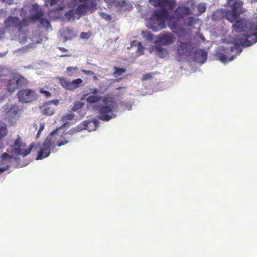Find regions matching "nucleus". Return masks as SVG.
I'll return each instance as SVG.
<instances>
[{"label":"nucleus","instance_id":"nucleus-11","mask_svg":"<svg viewBox=\"0 0 257 257\" xmlns=\"http://www.w3.org/2000/svg\"><path fill=\"white\" fill-rule=\"evenodd\" d=\"M174 40V37L172 34L169 32H164L159 34L157 37L156 44L159 45H166L172 43Z\"/></svg>","mask_w":257,"mask_h":257},{"label":"nucleus","instance_id":"nucleus-16","mask_svg":"<svg viewBox=\"0 0 257 257\" xmlns=\"http://www.w3.org/2000/svg\"><path fill=\"white\" fill-rule=\"evenodd\" d=\"M195 60L201 64L206 62L207 59V52L202 49H197L194 54Z\"/></svg>","mask_w":257,"mask_h":257},{"label":"nucleus","instance_id":"nucleus-53","mask_svg":"<svg viewBox=\"0 0 257 257\" xmlns=\"http://www.w3.org/2000/svg\"><path fill=\"white\" fill-rule=\"evenodd\" d=\"M121 79H122L121 78L116 79H115V81H117V82H118V81H120V80H121Z\"/></svg>","mask_w":257,"mask_h":257},{"label":"nucleus","instance_id":"nucleus-40","mask_svg":"<svg viewBox=\"0 0 257 257\" xmlns=\"http://www.w3.org/2000/svg\"><path fill=\"white\" fill-rule=\"evenodd\" d=\"M101 16L102 17V18H103L104 19H105L106 20H110L111 19L110 15H109V14H106L105 13H102Z\"/></svg>","mask_w":257,"mask_h":257},{"label":"nucleus","instance_id":"nucleus-13","mask_svg":"<svg viewBox=\"0 0 257 257\" xmlns=\"http://www.w3.org/2000/svg\"><path fill=\"white\" fill-rule=\"evenodd\" d=\"M190 8L188 6H178L174 12V17L177 20L183 19L185 16L192 14Z\"/></svg>","mask_w":257,"mask_h":257},{"label":"nucleus","instance_id":"nucleus-39","mask_svg":"<svg viewBox=\"0 0 257 257\" xmlns=\"http://www.w3.org/2000/svg\"><path fill=\"white\" fill-rule=\"evenodd\" d=\"M99 92V90L97 88H91L90 89V93L93 94V95H97Z\"/></svg>","mask_w":257,"mask_h":257},{"label":"nucleus","instance_id":"nucleus-18","mask_svg":"<svg viewBox=\"0 0 257 257\" xmlns=\"http://www.w3.org/2000/svg\"><path fill=\"white\" fill-rule=\"evenodd\" d=\"M43 114L52 115L54 113V108L50 103H45L40 107Z\"/></svg>","mask_w":257,"mask_h":257},{"label":"nucleus","instance_id":"nucleus-30","mask_svg":"<svg viewBox=\"0 0 257 257\" xmlns=\"http://www.w3.org/2000/svg\"><path fill=\"white\" fill-rule=\"evenodd\" d=\"M84 105V103H83L81 101H76L74 103V105L72 107L71 110L72 111H76L77 110H78L80 109V108H81L82 107H83Z\"/></svg>","mask_w":257,"mask_h":257},{"label":"nucleus","instance_id":"nucleus-29","mask_svg":"<svg viewBox=\"0 0 257 257\" xmlns=\"http://www.w3.org/2000/svg\"><path fill=\"white\" fill-rule=\"evenodd\" d=\"M235 57V56H232L228 59L227 56L223 53L220 54L219 55V59L223 63H227L229 61H231L233 60Z\"/></svg>","mask_w":257,"mask_h":257},{"label":"nucleus","instance_id":"nucleus-22","mask_svg":"<svg viewBox=\"0 0 257 257\" xmlns=\"http://www.w3.org/2000/svg\"><path fill=\"white\" fill-rule=\"evenodd\" d=\"M102 99L103 100L102 97L98 95H95L88 96L86 99V101L90 104H94L98 102Z\"/></svg>","mask_w":257,"mask_h":257},{"label":"nucleus","instance_id":"nucleus-34","mask_svg":"<svg viewBox=\"0 0 257 257\" xmlns=\"http://www.w3.org/2000/svg\"><path fill=\"white\" fill-rule=\"evenodd\" d=\"M39 22L43 26L48 27V26L50 25L49 21L46 18H43V17H41Z\"/></svg>","mask_w":257,"mask_h":257},{"label":"nucleus","instance_id":"nucleus-21","mask_svg":"<svg viewBox=\"0 0 257 257\" xmlns=\"http://www.w3.org/2000/svg\"><path fill=\"white\" fill-rule=\"evenodd\" d=\"M15 78L16 80L15 81L18 86V88H20L25 86L28 83L27 79L22 76H19L18 77Z\"/></svg>","mask_w":257,"mask_h":257},{"label":"nucleus","instance_id":"nucleus-1","mask_svg":"<svg viewBox=\"0 0 257 257\" xmlns=\"http://www.w3.org/2000/svg\"><path fill=\"white\" fill-rule=\"evenodd\" d=\"M103 102L105 105L100 106L98 110V119L108 121L115 118L116 115L113 113V111L118 108L117 103L112 97L109 96L103 97Z\"/></svg>","mask_w":257,"mask_h":257},{"label":"nucleus","instance_id":"nucleus-47","mask_svg":"<svg viewBox=\"0 0 257 257\" xmlns=\"http://www.w3.org/2000/svg\"><path fill=\"white\" fill-rule=\"evenodd\" d=\"M58 48H59V49L61 51H62V52H67V51H68V50H67V49H66V48H63V47H59Z\"/></svg>","mask_w":257,"mask_h":257},{"label":"nucleus","instance_id":"nucleus-58","mask_svg":"<svg viewBox=\"0 0 257 257\" xmlns=\"http://www.w3.org/2000/svg\"><path fill=\"white\" fill-rule=\"evenodd\" d=\"M68 38H65V40H68Z\"/></svg>","mask_w":257,"mask_h":257},{"label":"nucleus","instance_id":"nucleus-48","mask_svg":"<svg viewBox=\"0 0 257 257\" xmlns=\"http://www.w3.org/2000/svg\"><path fill=\"white\" fill-rule=\"evenodd\" d=\"M44 128V124H42L41 123V125H40V127L39 129V132H41L43 130V129Z\"/></svg>","mask_w":257,"mask_h":257},{"label":"nucleus","instance_id":"nucleus-23","mask_svg":"<svg viewBox=\"0 0 257 257\" xmlns=\"http://www.w3.org/2000/svg\"><path fill=\"white\" fill-rule=\"evenodd\" d=\"M20 111L19 107L17 105H13L7 112V113L11 117H15L18 115Z\"/></svg>","mask_w":257,"mask_h":257},{"label":"nucleus","instance_id":"nucleus-20","mask_svg":"<svg viewBox=\"0 0 257 257\" xmlns=\"http://www.w3.org/2000/svg\"><path fill=\"white\" fill-rule=\"evenodd\" d=\"M15 80V78L14 77L10 79L7 84V89L8 91L11 93L14 92L18 88Z\"/></svg>","mask_w":257,"mask_h":257},{"label":"nucleus","instance_id":"nucleus-6","mask_svg":"<svg viewBox=\"0 0 257 257\" xmlns=\"http://www.w3.org/2000/svg\"><path fill=\"white\" fill-rule=\"evenodd\" d=\"M26 144L23 141L20 135H17L14 140L13 148L14 152L18 155L26 156L28 155L34 147V144H31L28 148L25 149Z\"/></svg>","mask_w":257,"mask_h":257},{"label":"nucleus","instance_id":"nucleus-38","mask_svg":"<svg viewBox=\"0 0 257 257\" xmlns=\"http://www.w3.org/2000/svg\"><path fill=\"white\" fill-rule=\"evenodd\" d=\"M153 76L152 73H147L143 75L142 80L145 81L150 79L152 78Z\"/></svg>","mask_w":257,"mask_h":257},{"label":"nucleus","instance_id":"nucleus-7","mask_svg":"<svg viewBox=\"0 0 257 257\" xmlns=\"http://www.w3.org/2000/svg\"><path fill=\"white\" fill-rule=\"evenodd\" d=\"M17 95L19 101L22 103H30L38 98V94L35 90L28 88L20 90Z\"/></svg>","mask_w":257,"mask_h":257},{"label":"nucleus","instance_id":"nucleus-31","mask_svg":"<svg viewBox=\"0 0 257 257\" xmlns=\"http://www.w3.org/2000/svg\"><path fill=\"white\" fill-rule=\"evenodd\" d=\"M43 14L42 11H38L36 14L32 15L30 18L32 20L35 21V20H39L41 19V17H43Z\"/></svg>","mask_w":257,"mask_h":257},{"label":"nucleus","instance_id":"nucleus-19","mask_svg":"<svg viewBox=\"0 0 257 257\" xmlns=\"http://www.w3.org/2000/svg\"><path fill=\"white\" fill-rule=\"evenodd\" d=\"M152 50L155 51L157 55L160 58H163L166 57L168 54L167 50L162 48L160 45L153 46L152 47Z\"/></svg>","mask_w":257,"mask_h":257},{"label":"nucleus","instance_id":"nucleus-44","mask_svg":"<svg viewBox=\"0 0 257 257\" xmlns=\"http://www.w3.org/2000/svg\"><path fill=\"white\" fill-rule=\"evenodd\" d=\"M186 43H181L180 46L178 48V51H179L180 48L183 50V49L186 47Z\"/></svg>","mask_w":257,"mask_h":257},{"label":"nucleus","instance_id":"nucleus-24","mask_svg":"<svg viewBox=\"0 0 257 257\" xmlns=\"http://www.w3.org/2000/svg\"><path fill=\"white\" fill-rule=\"evenodd\" d=\"M82 83V80L78 78L72 81H70V90H73L79 87Z\"/></svg>","mask_w":257,"mask_h":257},{"label":"nucleus","instance_id":"nucleus-57","mask_svg":"<svg viewBox=\"0 0 257 257\" xmlns=\"http://www.w3.org/2000/svg\"><path fill=\"white\" fill-rule=\"evenodd\" d=\"M83 34H85V33L82 32L81 34V36H82Z\"/></svg>","mask_w":257,"mask_h":257},{"label":"nucleus","instance_id":"nucleus-43","mask_svg":"<svg viewBox=\"0 0 257 257\" xmlns=\"http://www.w3.org/2000/svg\"><path fill=\"white\" fill-rule=\"evenodd\" d=\"M83 72L86 75H93L94 74V72L91 70H83Z\"/></svg>","mask_w":257,"mask_h":257},{"label":"nucleus","instance_id":"nucleus-27","mask_svg":"<svg viewBox=\"0 0 257 257\" xmlns=\"http://www.w3.org/2000/svg\"><path fill=\"white\" fill-rule=\"evenodd\" d=\"M198 20L199 19H195L193 17H189L186 19L185 24L187 26L191 27L196 24Z\"/></svg>","mask_w":257,"mask_h":257},{"label":"nucleus","instance_id":"nucleus-12","mask_svg":"<svg viewBox=\"0 0 257 257\" xmlns=\"http://www.w3.org/2000/svg\"><path fill=\"white\" fill-rule=\"evenodd\" d=\"M150 1H152L153 5L154 7L165 8L169 10H173L176 6L175 0H150Z\"/></svg>","mask_w":257,"mask_h":257},{"label":"nucleus","instance_id":"nucleus-45","mask_svg":"<svg viewBox=\"0 0 257 257\" xmlns=\"http://www.w3.org/2000/svg\"><path fill=\"white\" fill-rule=\"evenodd\" d=\"M57 3V0H50L49 5L50 6H53L56 4Z\"/></svg>","mask_w":257,"mask_h":257},{"label":"nucleus","instance_id":"nucleus-4","mask_svg":"<svg viewBox=\"0 0 257 257\" xmlns=\"http://www.w3.org/2000/svg\"><path fill=\"white\" fill-rule=\"evenodd\" d=\"M57 132V130L53 131L46 137L42 144L40 150L38 151V156L36 157L37 160L43 159L50 155L51 153V148H52L55 146L56 138H54L53 136L54 134H56Z\"/></svg>","mask_w":257,"mask_h":257},{"label":"nucleus","instance_id":"nucleus-2","mask_svg":"<svg viewBox=\"0 0 257 257\" xmlns=\"http://www.w3.org/2000/svg\"><path fill=\"white\" fill-rule=\"evenodd\" d=\"M168 17L169 12L165 8L155 10L148 21L150 28L155 32L165 28V21Z\"/></svg>","mask_w":257,"mask_h":257},{"label":"nucleus","instance_id":"nucleus-17","mask_svg":"<svg viewBox=\"0 0 257 257\" xmlns=\"http://www.w3.org/2000/svg\"><path fill=\"white\" fill-rule=\"evenodd\" d=\"M168 26L173 32L178 34L185 31V28L181 25L178 24L176 21L170 20L168 23Z\"/></svg>","mask_w":257,"mask_h":257},{"label":"nucleus","instance_id":"nucleus-42","mask_svg":"<svg viewBox=\"0 0 257 257\" xmlns=\"http://www.w3.org/2000/svg\"><path fill=\"white\" fill-rule=\"evenodd\" d=\"M10 167V165H7L6 167L0 168V173L7 170Z\"/></svg>","mask_w":257,"mask_h":257},{"label":"nucleus","instance_id":"nucleus-33","mask_svg":"<svg viewBox=\"0 0 257 257\" xmlns=\"http://www.w3.org/2000/svg\"><path fill=\"white\" fill-rule=\"evenodd\" d=\"M197 9L198 11V15H200L206 11V7L204 4L200 3L197 6Z\"/></svg>","mask_w":257,"mask_h":257},{"label":"nucleus","instance_id":"nucleus-59","mask_svg":"<svg viewBox=\"0 0 257 257\" xmlns=\"http://www.w3.org/2000/svg\"><path fill=\"white\" fill-rule=\"evenodd\" d=\"M66 55H62L61 56H66Z\"/></svg>","mask_w":257,"mask_h":257},{"label":"nucleus","instance_id":"nucleus-25","mask_svg":"<svg viewBox=\"0 0 257 257\" xmlns=\"http://www.w3.org/2000/svg\"><path fill=\"white\" fill-rule=\"evenodd\" d=\"M7 133V128L6 125L0 126V149L4 147V143L2 139L6 136Z\"/></svg>","mask_w":257,"mask_h":257},{"label":"nucleus","instance_id":"nucleus-35","mask_svg":"<svg viewBox=\"0 0 257 257\" xmlns=\"http://www.w3.org/2000/svg\"><path fill=\"white\" fill-rule=\"evenodd\" d=\"M144 47L140 42H138V50L137 52L139 55H142L144 54Z\"/></svg>","mask_w":257,"mask_h":257},{"label":"nucleus","instance_id":"nucleus-52","mask_svg":"<svg viewBox=\"0 0 257 257\" xmlns=\"http://www.w3.org/2000/svg\"><path fill=\"white\" fill-rule=\"evenodd\" d=\"M41 132L38 131L37 134H36V138H38L40 137V134Z\"/></svg>","mask_w":257,"mask_h":257},{"label":"nucleus","instance_id":"nucleus-50","mask_svg":"<svg viewBox=\"0 0 257 257\" xmlns=\"http://www.w3.org/2000/svg\"><path fill=\"white\" fill-rule=\"evenodd\" d=\"M147 37L149 40H151L152 39V35L150 33H148Z\"/></svg>","mask_w":257,"mask_h":257},{"label":"nucleus","instance_id":"nucleus-41","mask_svg":"<svg viewBox=\"0 0 257 257\" xmlns=\"http://www.w3.org/2000/svg\"><path fill=\"white\" fill-rule=\"evenodd\" d=\"M78 68L76 67H68L67 68V71L68 72H70L72 71H77Z\"/></svg>","mask_w":257,"mask_h":257},{"label":"nucleus","instance_id":"nucleus-15","mask_svg":"<svg viewBox=\"0 0 257 257\" xmlns=\"http://www.w3.org/2000/svg\"><path fill=\"white\" fill-rule=\"evenodd\" d=\"M76 128L70 129L68 132L64 133L62 136L61 140L57 143V145L61 146L67 144L71 139L72 136L76 133Z\"/></svg>","mask_w":257,"mask_h":257},{"label":"nucleus","instance_id":"nucleus-10","mask_svg":"<svg viewBox=\"0 0 257 257\" xmlns=\"http://www.w3.org/2000/svg\"><path fill=\"white\" fill-rule=\"evenodd\" d=\"M97 4L94 1L89 3H84L79 5L75 9V13L79 15H83L87 11H94L96 9Z\"/></svg>","mask_w":257,"mask_h":257},{"label":"nucleus","instance_id":"nucleus-49","mask_svg":"<svg viewBox=\"0 0 257 257\" xmlns=\"http://www.w3.org/2000/svg\"><path fill=\"white\" fill-rule=\"evenodd\" d=\"M53 102V104L55 105H57L58 104V101L57 100H52L51 101V102H50V103Z\"/></svg>","mask_w":257,"mask_h":257},{"label":"nucleus","instance_id":"nucleus-36","mask_svg":"<svg viewBox=\"0 0 257 257\" xmlns=\"http://www.w3.org/2000/svg\"><path fill=\"white\" fill-rule=\"evenodd\" d=\"M74 117L75 115L74 114H67L63 116V119L64 120H71L74 118Z\"/></svg>","mask_w":257,"mask_h":257},{"label":"nucleus","instance_id":"nucleus-46","mask_svg":"<svg viewBox=\"0 0 257 257\" xmlns=\"http://www.w3.org/2000/svg\"><path fill=\"white\" fill-rule=\"evenodd\" d=\"M3 2L8 4L9 5L12 4L14 0H2Z\"/></svg>","mask_w":257,"mask_h":257},{"label":"nucleus","instance_id":"nucleus-55","mask_svg":"<svg viewBox=\"0 0 257 257\" xmlns=\"http://www.w3.org/2000/svg\"><path fill=\"white\" fill-rule=\"evenodd\" d=\"M94 79L96 80L97 79V77L96 76H94Z\"/></svg>","mask_w":257,"mask_h":257},{"label":"nucleus","instance_id":"nucleus-28","mask_svg":"<svg viewBox=\"0 0 257 257\" xmlns=\"http://www.w3.org/2000/svg\"><path fill=\"white\" fill-rule=\"evenodd\" d=\"M114 72L113 73V76L115 77L119 76L122 75L123 73H125L126 71V70L125 68H119L116 66L114 67Z\"/></svg>","mask_w":257,"mask_h":257},{"label":"nucleus","instance_id":"nucleus-9","mask_svg":"<svg viewBox=\"0 0 257 257\" xmlns=\"http://www.w3.org/2000/svg\"><path fill=\"white\" fill-rule=\"evenodd\" d=\"M99 122L97 119L86 120L80 123L76 127V131L78 132L82 130L89 131H95L99 126Z\"/></svg>","mask_w":257,"mask_h":257},{"label":"nucleus","instance_id":"nucleus-56","mask_svg":"<svg viewBox=\"0 0 257 257\" xmlns=\"http://www.w3.org/2000/svg\"><path fill=\"white\" fill-rule=\"evenodd\" d=\"M4 55L0 53V57H3Z\"/></svg>","mask_w":257,"mask_h":257},{"label":"nucleus","instance_id":"nucleus-51","mask_svg":"<svg viewBox=\"0 0 257 257\" xmlns=\"http://www.w3.org/2000/svg\"><path fill=\"white\" fill-rule=\"evenodd\" d=\"M125 89V87L120 86V87H117V88H116V90H121V89Z\"/></svg>","mask_w":257,"mask_h":257},{"label":"nucleus","instance_id":"nucleus-8","mask_svg":"<svg viewBox=\"0 0 257 257\" xmlns=\"http://www.w3.org/2000/svg\"><path fill=\"white\" fill-rule=\"evenodd\" d=\"M4 25L7 29H17L20 32L24 27L28 25V22L26 19L21 21L18 17L9 16L5 20Z\"/></svg>","mask_w":257,"mask_h":257},{"label":"nucleus","instance_id":"nucleus-3","mask_svg":"<svg viewBox=\"0 0 257 257\" xmlns=\"http://www.w3.org/2000/svg\"><path fill=\"white\" fill-rule=\"evenodd\" d=\"M230 10L225 11L224 17L230 22H235L243 12V2L241 0H227Z\"/></svg>","mask_w":257,"mask_h":257},{"label":"nucleus","instance_id":"nucleus-54","mask_svg":"<svg viewBox=\"0 0 257 257\" xmlns=\"http://www.w3.org/2000/svg\"><path fill=\"white\" fill-rule=\"evenodd\" d=\"M135 42H136V41H133V42H132L131 43V46H134L133 43H135Z\"/></svg>","mask_w":257,"mask_h":257},{"label":"nucleus","instance_id":"nucleus-14","mask_svg":"<svg viewBox=\"0 0 257 257\" xmlns=\"http://www.w3.org/2000/svg\"><path fill=\"white\" fill-rule=\"evenodd\" d=\"M255 28L252 27L251 28V35H249L245 38V41H243L242 44L250 46L257 42V25H255Z\"/></svg>","mask_w":257,"mask_h":257},{"label":"nucleus","instance_id":"nucleus-26","mask_svg":"<svg viewBox=\"0 0 257 257\" xmlns=\"http://www.w3.org/2000/svg\"><path fill=\"white\" fill-rule=\"evenodd\" d=\"M59 83L60 85L67 90H70V81L66 80L64 78H59Z\"/></svg>","mask_w":257,"mask_h":257},{"label":"nucleus","instance_id":"nucleus-37","mask_svg":"<svg viewBox=\"0 0 257 257\" xmlns=\"http://www.w3.org/2000/svg\"><path fill=\"white\" fill-rule=\"evenodd\" d=\"M40 93L43 94L46 98H48L51 96V94L47 91L44 90L43 89H40Z\"/></svg>","mask_w":257,"mask_h":257},{"label":"nucleus","instance_id":"nucleus-5","mask_svg":"<svg viewBox=\"0 0 257 257\" xmlns=\"http://www.w3.org/2000/svg\"><path fill=\"white\" fill-rule=\"evenodd\" d=\"M252 27H253L254 28H255L254 25H251L249 26V29L246 30V29H247V27L242 20H237L233 25V29L235 31L240 33L239 35L236 37L235 40L243 47H247L243 45L242 42L243 41H245V38L246 37L251 35V28Z\"/></svg>","mask_w":257,"mask_h":257},{"label":"nucleus","instance_id":"nucleus-32","mask_svg":"<svg viewBox=\"0 0 257 257\" xmlns=\"http://www.w3.org/2000/svg\"><path fill=\"white\" fill-rule=\"evenodd\" d=\"M1 159L3 161H6L10 163L11 160L13 159V157L7 153H4L1 155Z\"/></svg>","mask_w":257,"mask_h":257}]
</instances>
